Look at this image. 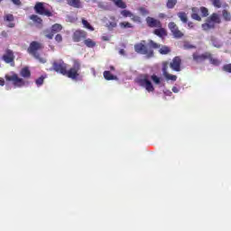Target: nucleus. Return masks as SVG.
Here are the masks:
<instances>
[{
	"instance_id": "nucleus-23",
	"label": "nucleus",
	"mask_w": 231,
	"mask_h": 231,
	"mask_svg": "<svg viewBox=\"0 0 231 231\" xmlns=\"http://www.w3.org/2000/svg\"><path fill=\"white\" fill-rule=\"evenodd\" d=\"M113 3H115L116 6H118V8L125 9L127 8V5L125 4L122 0H112Z\"/></svg>"
},
{
	"instance_id": "nucleus-53",
	"label": "nucleus",
	"mask_w": 231,
	"mask_h": 231,
	"mask_svg": "<svg viewBox=\"0 0 231 231\" xmlns=\"http://www.w3.org/2000/svg\"><path fill=\"white\" fill-rule=\"evenodd\" d=\"M14 26H15V24H14V23H9V24H8V27H9V28H14Z\"/></svg>"
},
{
	"instance_id": "nucleus-51",
	"label": "nucleus",
	"mask_w": 231,
	"mask_h": 231,
	"mask_svg": "<svg viewBox=\"0 0 231 231\" xmlns=\"http://www.w3.org/2000/svg\"><path fill=\"white\" fill-rule=\"evenodd\" d=\"M86 3H97V0H85Z\"/></svg>"
},
{
	"instance_id": "nucleus-9",
	"label": "nucleus",
	"mask_w": 231,
	"mask_h": 231,
	"mask_svg": "<svg viewBox=\"0 0 231 231\" xmlns=\"http://www.w3.org/2000/svg\"><path fill=\"white\" fill-rule=\"evenodd\" d=\"M134 50L137 53L142 55H148V57H152V51H148L147 47L143 43H138L134 46Z\"/></svg>"
},
{
	"instance_id": "nucleus-26",
	"label": "nucleus",
	"mask_w": 231,
	"mask_h": 231,
	"mask_svg": "<svg viewBox=\"0 0 231 231\" xmlns=\"http://www.w3.org/2000/svg\"><path fill=\"white\" fill-rule=\"evenodd\" d=\"M30 19L33 21V23H36V24H41L42 23V19H41L37 14L31 15Z\"/></svg>"
},
{
	"instance_id": "nucleus-18",
	"label": "nucleus",
	"mask_w": 231,
	"mask_h": 231,
	"mask_svg": "<svg viewBox=\"0 0 231 231\" xmlns=\"http://www.w3.org/2000/svg\"><path fill=\"white\" fill-rule=\"evenodd\" d=\"M192 14L191 17L195 20V21H201V16L199 14V9H198V7H193L192 8Z\"/></svg>"
},
{
	"instance_id": "nucleus-21",
	"label": "nucleus",
	"mask_w": 231,
	"mask_h": 231,
	"mask_svg": "<svg viewBox=\"0 0 231 231\" xmlns=\"http://www.w3.org/2000/svg\"><path fill=\"white\" fill-rule=\"evenodd\" d=\"M84 44L86 45L87 48H95L97 46V42L91 39H87L84 41Z\"/></svg>"
},
{
	"instance_id": "nucleus-19",
	"label": "nucleus",
	"mask_w": 231,
	"mask_h": 231,
	"mask_svg": "<svg viewBox=\"0 0 231 231\" xmlns=\"http://www.w3.org/2000/svg\"><path fill=\"white\" fill-rule=\"evenodd\" d=\"M154 34L158 37H165L167 36V31L164 28L155 29Z\"/></svg>"
},
{
	"instance_id": "nucleus-7",
	"label": "nucleus",
	"mask_w": 231,
	"mask_h": 231,
	"mask_svg": "<svg viewBox=\"0 0 231 231\" xmlns=\"http://www.w3.org/2000/svg\"><path fill=\"white\" fill-rule=\"evenodd\" d=\"M53 68L54 70H56L58 73H61V75H66V73H68V70H66L68 66L62 60L55 61L53 63Z\"/></svg>"
},
{
	"instance_id": "nucleus-36",
	"label": "nucleus",
	"mask_w": 231,
	"mask_h": 231,
	"mask_svg": "<svg viewBox=\"0 0 231 231\" xmlns=\"http://www.w3.org/2000/svg\"><path fill=\"white\" fill-rule=\"evenodd\" d=\"M121 28H133V24L129 22H123L120 23Z\"/></svg>"
},
{
	"instance_id": "nucleus-22",
	"label": "nucleus",
	"mask_w": 231,
	"mask_h": 231,
	"mask_svg": "<svg viewBox=\"0 0 231 231\" xmlns=\"http://www.w3.org/2000/svg\"><path fill=\"white\" fill-rule=\"evenodd\" d=\"M104 78L106 80H116V76H114L110 71L107 70L104 72Z\"/></svg>"
},
{
	"instance_id": "nucleus-38",
	"label": "nucleus",
	"mask_w": 231,
	"mask_h": 231,
	"mask_svg": "<svg viewBox=\"0 0 231 231\" xmlns=\"http://www.w3.org/2000/svg\"><path fill=\"white\" fill-rule=\"evenodd\" d=\"M200 12L203 17H207L208 15V9H207V7H200Z\"/></svg>"
},
{
	"instance_id": "nucleus-39",
	"label": "nucleus",
	"mask_w": 231,
	"mask_h": 231,
	"mask_svg": "<svg viewBox=\"0 0 231 231\" xmlns=\"http://www.w3.org/2000/svg\"><path fill=\"white\" fill-rule=\"evenodd\" d=\"M44 83V77H40L38 79H36V85L38 87L42 86V84Z\"/></svg>"
},
{
	"instance_id": "nucleus-54",
	"label": "nucleus",
	"mask_w": 231,
	"mask_h": 231,
	"mask_svg": "<svg viewBox=\"0 0 231 231\" xmlns=\"http://www.w3.org/2000/svg\"><path fill=\"white\" fill-rule=\"evenodd\" d=\"M159 17H165V14H159Z\"/></svg>"
},
{
	"instance_id": "nucleus-47",
	"label": "nucleus",
	"mask_w": 231,
	"mask_h": 231,
	"mask_svg": "<svg viewBox=\"0 0 231 231\" xmlns=\"http://www.w3.org/2000/svg\"><path fill=\"white\" fill-rule=\"evenodd\" d=\"M164 95H167V97H171V95H172V92H171V90H166L164 91Z\"/></svg>"
},
{
	"instance_id": "nucleus-45",
	"label": "nucleus",
	"mask_w": 231,
	"mask_h": 231,
	"mask_svg": "<svg viewBox=\"0 0 231 231\" xmlns=\"http://www.w3.org/2000/svg\"><path fill=\"white\" fill-rule=\"evenodd\" d=\"M11 1L12 3H14V5H21V0H11Z\"/></svg>"
},
{
	"instance_id": "nucleus-33",
	"label": "nucleus",
	"mask_w": 231,
	"mask_h": 231,
	"mask_svg": "<svg viewBox=\"0 0 231 231\" xmlns=\"http://www.w3.org/2000/svg\"><path fill=\"white\" fill-rule=\"evenodd\" d=\"M223 18L225 21H231V14L227 11H223Z\"/></svg>"
},
{
	"instance_id": "nucleus-24",
	"label": "nucleus",
	"mask_w": 231,
	"mask_h": 231,
	"mask_svg": "<svg viewBox=\"0 0 231 231\" xmlns=\"http://www.w3.org/2000/svg\"><path fill=\"white\" fill-rule=\"evenodd\" d=\"M82 24L84 28H87V30H89L90 32H95V28L91 26V24L85 19H82Z\"/></svg>"
},
{
	"instance_id": "nucleus-58",
	"label": "nucleus",
	"mask_w": 231,
	"mask_h": 231,
	"mask_svg": "<svg viewBox=\"0 0 231 231\" xmlns=\"http://www.w3.org/2000/svg\"><path fill=\"white\" fill-rule=\"evenodd\" d=\"M1 1H3V0H0V3H1Z\"/></svg>"
},
{
	"instance_id": "nucleus-3",
	"label": "nucleus",
	"mask_w": 231,
	"mask_h": 231,
	"mask_svg": "<svg viewBox=\"0 0 231 231\" xmlns=\"http://www.w3.org/2000/svg\"><path fill=\"white\" fill-rule=\"evenodd\" d=\"M42 48V44L37 42H32L28 48V51L31 55H33V57H35V59H37L39 62H41L42 64H44L46 62V59L41 58V56L37 54V51H39V50H41Z\"/></svg>"
},
{
	"instance_id": "nucleus-1",
	"label": "nucleus",
	"mask_w": 231,
	"mask_h": 231,
	"mask_svg": "<svg viewBox=\"0 0 231 231\" xmlns=\"http://www.w3.org/2000/svg\"><path fill=\"white\" fill-rule=\"evenodd\" d=\"M152 80L153 84H156L157 86H160L162 84V78L152 75L151 77L149 75H143L137 78L136 82L139 86L142 88H144L148 93H152L154 91V86H152V83L151 82Z\"/></svg>"
},
{
	"instance_id": "nucleus-46",
	"label": "nucleus",
	"mask_w": 231,
	"mask_h": 231,
	"mask_svg": "<svg viewBox=\"0 0 231 231\" xmlns=\"http://www.w3.org/2000/svg\"><path fill=\"white\" fill-rule=\"evenodd\" d=\"M172 91L173 93H180V88H178V87H173Z\"/></svg>"
},
{
	"instance_id": "nucleus-12",
	"label": "nucleus",
	"mask_w": 231,
	"mask_h": 231,
	"mask_svg": "<svg viewBox=\"0 0 231 231\" xmlns=\"http://www.w3.org/2000/svg\"><path fill=\"white\" fill-rule=\"evenodd\" d=\"M146 23L150 28H162V23L159 20L152 17H147Z\"/></svg>"
},
{
	"instance_id": "nucleus-4",
	"label": "nucleus",
	"mask_w": 231,
	"mask_h": 231,
	"mask_svg": "<svg viewBox=\"0 0 231 231\" xmlns=\"http://www.w3.org/2000/svg\"><path fill=\"white\" fill-rule=\"evenodd\" d=\"M221 23V18H219V15L217 14H213L210 18L207 20L205 23L202 24V29L204 32H208V30H212L214 26L217 24H219Z\"/></svg>"
},
{
	"instance_id": "nucleus-49",
	"label": "nucleus",
	"mask_w": 231,
	"mask_h": 231,
	"mask_svg": "<svg viewBox=\"0 0 231 231\" xmlns=\"http://www.w3.org/2000/svg\"><path fill=\"white\" fill-rule=\"evenodd\" d=\"M188 27L189 28H194V23H191V22L188 23Z\"/></svg>"
},
{
	"instance_id": "nucleus-13",
	"label": "nucleus",
	"mask_w": 231,
	"mask_h": 231,
	"mask_svg": "<svg viewBox=\"0 0 231 231\" xmlns=\"http://www.w3.org/2000/svg\"><path fill=\"white\" fill-rule=\"evenodd\" d=\"M208 57H210L209 52H206L204 54H199L198 52L193 53V60L195 62H203V60H206Z\"/></svg>"
},
{
	"instance_id": "nucleus-44",
	"label": "nucleus",
	"mask_w": 231,
	"mask_h": 231,
	"mask_svg": "<svg viewBox=\"0 0 231 231\" xmlns=\"http://www.w3.org/2000/svg\"><path fill=\"white\" fill-rule=\"evenodd\" d=\"M184 48L186 49V50H190V48H194V46H192L190 43H189V42H186V43H184Z\"/></svg>"
},
{
	"instance_id": "nucleus-48",
	"label": "nucleus",
	"mask_w": 231,
	"mask_h": 231,
	"mask_svg": "<svg viewBox=\"0 0 231 231\" xmlns=\"http://www.w3.org/2000/svg\"><path fill=\"white\" fill-rule=\"evenodd\" d=\"M0 86H5V79L0 78Z\"/></svg>"
},
{
	"instance_id": "nucleus-31",
	"label": "nucleus",
	"mask_w": 231,
	"mask_h": 231,
	"mask_svg": "<svg viewBox=\"0 0 231 231\" xmlns=\"http://www.w3.org/2000/svg\"><path fill=\"white\" fill-rule=\"evenodd\" d=\"M178 16L180 19V21H182V23H187V14H185V13H179Z\"/></svg>"
},
{
	"instance_id": "nucleus-55",
	"label": "nucleus",
	"mask_w": 231,
	"mask_h": 231,
	"mask_svg": "<svg viewBox=\"0 0 231 231\" xmlns=\"http://www.w3.org/2000/svg\"><path fill=\"white\" fill-rule=\"evenodd\" d=\"M2 35H4V37H6V32H3Z\"/></svg>"
},
{
	"instance_id": "nucleus-15",
	"label": "nucleus",
	"mask_w": 231,
	"mask_h": 231,
	"mask_svg": "<svg viewBox=\"0 0 231 231\" xmlns=\"http://www.w3.org/2000/svg\"><path fill=\"white\" fill-rule=\"evenodd\" d=\"M162 75L166 80H171L172 82H176V80H178V76L167 72V68L165 67L162 68Z\"/></svg>"
},
{
	"instance_id": "nucleus-29",
	"label": "nucleus",
	"mask_w": 231,
	"mask_h": 231,
	"mask_svg": "<svg viewBox=\"0 0 231 231\" xmlns=\"http://www.w3.org/2000/svg\"><path fill=\"white\" fill-rule=\"evenodd\" d=\"M138 11L141 15H149V10H147L145 7H139Z\"/></svg>"
},
{
	"instance_id": "nucleus-56",
	"label": "nucleus",
	"mask_w": 231,
	"mask_h": 231,
	"mask_svg": "<svg viewBox=\"0 0 231 231\" xmlns=\"http://www.w3.org/2000/svg\"><path fill=\"white\" fill-rule=\"evenodd\" d=\"M110 69L113 71L115 69V67H110Z\"/></svg>"
},
{
	"instance_id": "nucleus-16",
	"label": "nucleus",
	"mask_w": 231,
	"mask_h": 231,
	"mask_svg": "<svg viewBox=\"0 0 231 231\" xmlns=\"http://www.w3.org/2000/svg\"><path fill=\"white\" fill-rule=\"evenodd\" d=\"M86 35H87V33L84 31H76L74 32L73 39H74L75 42H79L80 40L86 39Z\"/></svg>"
},
{
	"instance_id": "nucleus-40",
	"label": "nucleus",
	"mask_w": 231,
	"mask_h": 231,
	"mask_svg": "<svg viewBox=\"0 0 231 231\" xmlns=\"http://www.w3.org/2000/svg\"><path fill=\"white\" fill-rule=\"evenodd\" d=\"M5 21H8V23H12L14 21V14H5Z\"/></svg>"
},
{
	"instance_id": "nucleus-14",
	"label": "nucleus",
	"mask_w": 231,
	"mask_h": 231,
	"mask_svg": "<svg viewBox=\"0 0 231 231\" xmlns=\"http://www.w3.org/2000/svg\"><path fill=\"white\" fill-rule=\"evenodd\" d=\"M61 30H62V25H60L59 23H55L51 27V34H47L46 38L47 39H53V35H55V33H59V32H60Z\"/></svg>"
},
{
	"instance_id": "nucleus-11",
	"label": "nucleus",
	"mask_w": 231,
	"mask_h": 231,
	"mask_svg": "<svg viewBox=\"0 0 231 231\" xmlns=\"http://www.w3.org/2000/svg\"><path fill=\"white\" fill-rule=\"evenodd\" d=\"M3 60L5 62H6V64H11V66H14V51L7 50L3 56Z\"/></svg>"
},
{
	"instance_id": "nucleus-57",
	"label": "nucleus",
	"mask_w": 231,
	"mask_h": 231,
	"mask_svg": "<svg viewBox=\"0 0 231 231\" xmlns=\"http://www.w3.org/2000/svg\"><path fill=\"white\" fill-rule=\"evenodd\" d=\"M229 33L231 34V31L229 32Z\"/></svg>"
},
{
	"instance_id": "nucleus-41",
	"label": "nucleus",
	"mask_w": 231,
	"mask_h": 231,
	"mask_svg": "<svg viewBox=\"0 0 231 231\" xmlns=\"http://www.w3.org/2000/svg\"><path fill=\"white\" fill-rule=\"evenodd\" d=\"M223 69H224V71H226L227 73H231V63L227 64V65H225L223 67Z\"/></svg>"
},
{
	"instance_id": "nucleus-17",
	"label": "nucleus",
	"mask_w": 231,
	"mask_h": 231,
	"mask_svg": "<svg viewBox=\"0 0 231 231\" xmlns=\"http://www.w3.org/2000/svg\"><path fill=\"white\" fill-rule=\"evenodd\" d=\"M67 3L69 6H73V8H82V2L80 0H67Z\"/></svg>"
},
{
	"instance_id": "nucleus-52",
	"label": "nucleus",
	"mask_w": 231,
	"mask_h": 231,
	"mask_svg": "<svg viewBox=\"0 0 231 231\" xmlns=\"http://www.w3.org/2000/svg\"><path fill=\"white\" fill-rule=\"evenodd\" d=\"M91 72L94 75V77H97V72L95 71V69H91Z\"/></svg>"
},
{
	"instance_id": "nucleus-10",
	"label": "nucleus",
	"mask_w": 231,
	"mask_h": 231,
	"mask_svg": "<svg viewBox=\"0 0 231 231\" xmlns=\"http://www.w3.org/2000/svg\"><path fill=\"white\" fill-rule=\"evenodd\" d=\"M170 67L173 71H181V59L175 57L170 64Z\"/></svg>"
},
{
	"instance_id": "nucleus-25",
	"label": "nucleus",
	"mask_w": 231,
	"mask_h": 231,
	"mask_svg": "<svg viewBox=\"0 0 231 231\" xmlns=\"http://www.w3.org/2000/svg\"><path fill=\"white\" fill-rule=\"evenodd\" d=\"M208 59H209V62L210 64H213V66H219V64H221V61H219V60L212 57V54H210Z\"/></svg>"
},
{
	"instance_id": "nucleus-2",
	"label": "nucleus",
	"mask_w": 231,
	"mask_h": 231,
	"mask_svg": "<svg viewBox=\"0 0 231 231\" xmlns=\"http://www.w3.org/2000/svg\"><path fill=\"white\" fill-rule=\"evenodd\" d=\"M5 80L7 82H11L14 88H24V86H28L30 84L27 80L19 78V76L14 72L5 75Z\"/></svg>"
},
{
	"instance_id": "nucleus-20",
	"label": "nucleus",
	"mask_w": 231,
	"mask_h": 231,
	"mask_svg": "<svg viewBox=\"0 0 231 231\" xmlns=\"http://www.w3.org/2000/svg\"><path fill=\"white\" fill-rule=\"evenodd\" d=\"M20 75L23 77V79H28L31 75L30 69H28L27 67L22 69V70L20 71Z\"/></svg>"
},
{
	"instance_id": "nucleus-8",
	"label": "nucleus",
	"mask_w": 231,
	"mask_h": 231,
	"mask_svg": "<svg viewBox=\"0 0 231 231\" xmlns=\"http://www.w3.org/2000/svg\"><path fill=\"white\" fill-rule=\"evenodd\" d=\"M168 27L175 39H181V37L183 36V32L180 31V28H178V25H176L174 22H171Z\"/></svg>"
},
{
	"instance_id": "nucleus-6",
	"label": "nucleus",
	"mask_w": 231,
	"mask_h": 231,
	"mask_svg": "<svg viewBox=\"0 0 231 231\" xmlns=\"http://www.w3.org/2000/svg\"><path fill=\"white\" fill-rule=\"evenodd\" d=\"M34 10L36 14H39L40 15H46L47 17H51L52 15L51 12L46 9V7H44V3H42V2L36 3L34 6Z\"/></svg>"
},
{
	"instance_id": "nucleus-27",
	"label": "nucleus",
	"mask_w": 231,
	"mask_h": 231,
	"mask_svg": "<svg viewBox=\"0 0 231 231\" xmlns=\"http://www.w3.org/2000/svg\"><path fill=\"white\" fill-rule=\"evenodd\" d=\"M171 52V49L167 46H162V48L159 49V53L161 55H167V53Z\"/></svg>"
},
{
	"instance_id": "nucleus-50",
	"label": "nucleus",
	"mask_w": 231,
	"mask_h": 231,
	"mask_svg": "<svg viewBox=\"0 0 231 231\" xmlns=\"http://www.w3.org/2000/svg\"><path fill=\"white\" fill-rule=\"evenodd\" d=\"M120 55H125V51L124 49L119 51Z\"/></svg>"
},
{
	"instance_id": "nucleus-34",
	"label": "nucleus",
	"mask_w": 231,
	"mask_h": 231,
	"mask_svg": "<svg viewBox=\"0 0 231 231\" xmlns=\"http://www.w3.org/2000/svg\"><path fill=\"white\" fill-rule=\"evenodd\" d=\"M211 42H212V45L215 47V48H221V43L219 42V41L212 38L211 39Z\"/></svg>"
},
{
	"instance_id": "nucleus-32",
	"label": "nucleus",
	"mask_w": 231,
	"mask_h": 231,
	"mask_svg": "<svg viewBox=\"0 0 231 231\" xmlns=\"http://www.w3.org/2000/svg\"><path fill=\"white\" fill-rule=\"evenodd\" d=\"M150 48H153L154 50H158V48H161V45L154 42L153 41L149 42Z\"/></svg>"
},
{
	"instance_id": "nucleus-35",
	"label": "nucleus",
	"mask_w": 231,
	"mask_h": 231,
	"mask_svg": "<svg viewBox=\"0 0 231 231\" xmlns=\"http://www.w3.org/2000/svg\"><path fill=\"white\" fill-rule=\"evenodd\" d=\"M131 20L134 23H142V18L138 15L134 14H133V16L131 17Z\"/></svg>"
},
{
	"instance_id": "nucleus-30",
	"label": "nucleus",
	"mask_w": 231,
	"mask_h": 231,
	"mask_svg": "<svg viewBox=\"0 0 231 231\" xmlns=\"http://www.w3.org/2000/svg\"><path fill=\"white\" fill-rule=\"evenodd\" d=\"M176 3H178V0H168L167 8H173L176 6Z\"/></svg>"
},
{
	"instance_id": "nucleus-5",
	"label": "nucleus",
	"mask_w": 231,
	"mask_h": 231,
	"mask_svg": "<svg viewBox=\"0 0 231 231\" xmlns=\"http://www.w3.org/2000/svg\"><path fill=\"white\" fill-rule=\"evenodd\" d=\"M79 70H80V63H79V61L75 60L73 67L69 71H67V73L65 75H67V77H69V79H72L73 80H75V79H77V77H79Z\"/></svg>"
},
{
	"instance_id": "nucleus-28",
	"label": "nucleus",
	"mask_w": 231,
	"mask_h": 231,
	"mask_svg": "<svg viewBox=\"0 0 231 231\" xmlns=\"http://www.w3.org/2000/svg\"><path fill=\"white\" fill-rule=\"evenodd\" d=\"M121 15H123V17H133V13L129 10H123L121 11Z\"/></svg>"
},
{
	"instance_id": "nucleus-37",
	"label": "nucleus",
	"mask_w": 231,
	"mask_h": 231,
	"mask_svg": "<svg viewBox=\"0 0 231 231\" xmlns=\"http://www.w3.org/2000/svg\"><path fill=\"white\" fill-rule=\"evenodd\" d=\"M213 6L221 8V0H211Z\"/></svg>"
},
{
	"instance_id": "nucleus-42",
	"label": "nucleus",
	"mask_w": 231,
	"mask_h": 231,
	"mask_svg": "<svg viewBox=\"0 0 231 231\" xmlns=\"http://www.w3.org/2000/svg\"><path fill=\"white\" fill-rule=\"evenodd\" d=\"M107 27L110 29L116 28V22H115V21L110 22L109 24H107Z\"/></svg>"
},
{
	"instance_id": "nucleus-43",
	"label": "nucleus",
	"mask_w": 231,
	"mask_h": 231,
	"mask_svg": "<svg viewBox=\"0 0 231 231\" xmlns=\"http://www.w3.org/2000/svg\"><path fill=\"white\" fill-rule=\"evenodd\" d=\"M55 41L57 42H62V35L57 34L56 37H55Z\"/></svg>"
}]
</instances>
